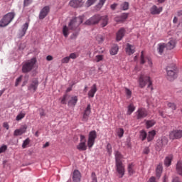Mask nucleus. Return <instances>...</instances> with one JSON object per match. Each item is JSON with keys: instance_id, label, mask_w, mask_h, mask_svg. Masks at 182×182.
I'll return each mask as SVG.
<instances>
[{"instance_id": "1", "label": "nucleus", "mask_w": 182, "mask_h": 182, "mask_svg": "<svg viewBox=\"0 0 182 182\" xmlns=\"http://www.w3.org/2000/svg\"><path fill=\"white\" fill-rule=\"evenodd\" d=\"M85 16H79L73 17L68 23V28L70 31H73V34L70 36L71 39H76L80 33V25L83 23Z\"/></svg>"}, {"instance_id": "2", "label": "nucleus", "mask_w": 182, "mask_h": 182, "mask_svg": "<svg viewBox=\"0 0 182 182\" xmlns=\"http://www.w3.org/2000/svg\"><path fill=\"white\" fill-rule=\"evenodd\" d=\"M115 156V168L116 171L119 174V178H123L126 169L124 168V165L122 159H123V155L119 151H114Z\"/></svg>"}, {"instance_id": "3", "label": "nucleus", "mask_w": 182, "mask_h": 182, "mask_svg": "<svg viewBox=\"0 0 182 182\" xmlns=\"http://www.w3.org/2000/svg\"><path fill=\"white\" fill-rule=\"evenodd\" d=\"M166 79L169 82H173V80L177 79V68L176 65L171 64L166 67Z\"/></svg>"}, {"instance_id": "4", "label": "nucleus", "mask_w": 182, "mask_h": 182, "mask_svg": "<svg viewBox=\"0 0 182 182\" xmlns=\"http://www.w3.org/2000/svg\"><path fill=\"white\" fill-rule=\"evenodd\" d=\"M139 87L141 89H143L144 87H146V85L148 83L147 88H151V90H153V82L150 79L149 76L145 75H141L139 78Z\"/></svg>"}, {"instance_id": "5", "label": "nucleus", "mask_w": 182, "mask_h": 182, "mask_svg": "<svg viewBox=\"0 0 182 182\" xmlns=\"http://www.w3.org/2000/svg\"><path fill=\"white\" fill-rule=\"evenodd\" d=\"M36 58H33L27 61H26L22 65V73H29L35 67L36 63Z\"/></svg>"}, {"instance_id": "6", "label": "nucleus", "mask_w": 182, "mask_h": 182, "mask_svg": "<svg viewBox=\"0 0 182 182\" xmlns=\"http://www.w3.org/2000/svg\"><path fill=\"white\" fill-rule=\"evenodd\" d=\"M14 18H15V13L14 12H9L4 15L0 21V28L8 26V25L14 21Z\"/></svg>"}, {"instance_id": "7", "label": "nucleus", "mask_w": 182, "mask_h": 182, "mask_svg": "<svg viewBox=\"0 0 182 182\" xmlns=\"http://www.w3.org/2000/svg\"><path fill=\"white\" fill-rule=\"evenodd\" d=\"M102 20V16L99 14H95L87 20L84 24L88 25L89 26H92V25H97Z\"/></svg>"}, {"instance_id": "8", "label": "nucleus", "mask_w": 182, "mask_h": 182, "mask_svg": "<svg viewBox=\"0 0 182 182\" xmlns=\"http://www.w3.org/2000/svg\"><path fill=\"white\" fill-rule=\"evenodd\" d=\"M97 137V133L95 131H90L88 134L87 146L89 149H92L95 145V141Z\"/></svg>"}, {"instance_id": "9", "label": "nucleus", "mask_w": 182, "mask_h": 182, "mask_svg": "<svg viewBox=\"0 0 182 182\" xmlns=\"http://www.w3.org/2000/svg\"><path fill=\"white\" fill-rule=\"evenodd\" d=\"M38 86H39V80H38V78H33L28 85V90L35 93V92L38 90Z\"/></svg>"}, {"instance_id": "10", "label": "nucleus", "mask_w": 182, "mask_h": 182, "mask_svg": "<svg viewBox=\"0 0 182 182\" xmlns=\"http://www.w3.org/2000/svg\"><path fill=\"white\" fill-rule=\"evenodd\" d=\"M170 140H178L182 139V130L181 129H175L171 131L169 133Z\"/></svg>"}, {"instance_id": "11", "label": "nucleus", "mask_w": 182, "mask_h": 182, "mask_svg": "<svg viewBox=\"0 0 182 182\" xmlns=\"http://www.w3.org/2000/svg\"><path fill=\"white\" fill-rule=\"evenodd\" d=\"M136 120H142L145 117H147L149 112L144 108H139L135 112Z\"/></svg>"}, {"instance_id": "12", "label": "nucleus", "mask_w": 182, "mask_h": 182, "mask_svg": "<svg viewBox=\"0 0 182 182\" xmlns=\"http://www.w3.org/2000/svg\"><path fill=\"white\" fill-rule=\"evenodd\" d=\"M90 113H92V107L90 104H88L82 113V122H87V120H89Z\"/></svg>"}, {"instance_id": "13", "label": "nucleus", "mask_w": 182, "mask_h": 182, "mask_svg": "<svg viewBox=\"0 0 182 182\" xmlns=\"http://www.w3.org/2000/svg\"><path fill=\"white\" fill-rule=\"evenodd\" d=\"M49 12H50V6H45L39 13L38 18L39 19H45L47 15H49Z\"/></svg>"}, {"instance_id": "14", "label": "nucleus", "mask_w": 182, "mask_h": 182, "mask_svg": "<svg viewBox=\"0 0 182 182\" xmlns=\"http://www.w3.org/2000/svg\"><path fill=\"white\" fill-rule=\"evenodd\" d=\"M168 144V138L164 136L157 140L156 146L159 149H163V147H164V146H167Z\"/></svg>"}, {"instance_id": "15", "label": "nucleus", "mask_w": 182, "mask_h": 182, "mask_svg": "<svg viewBox=\"0 0 182 182\" xmlns=\"http://www.w3.org/2000/svg\"><path fill=\"white\" fill-rule=\"evenodd\" d=\"M151 15H160L163 12V7H157L156 5H153L150 9Z\"/></svg>"}, {"instance_id": "16", "label": "nucleus", "mask_w": 182, "mask_h": 182, "mask_svg": "<svg viewBox=\"0 0 182 182\" xmlns=\"http://www.w3.org/2000/svg\"><path fill=\"white\" fill-rule=\"evenodd\" d=\"M124 35H126V30L124 28H120L116 33L117 42H120L124 38Z\"/></svg>"}, {"instance_id": "17", "label": "nucleus", "mask_w": 182, "mask_h": 182, "mask_svg": "<svg viewBox=\"0 0 182 182\" xmlns=\"http://www.w3.org/2000/svg\"><path fill=\"white\" fill-rule=\"evenodd\" d=\"M82 179V174L79 170H74L73 173V182H80Z\"/></svg>"}, {"instance_id": "18", "label": "nucleus", "mask_w": 182, "mask_h": 182, "mask_svg": "<svg viewBox=\"0 0 182 182\" xmlns=\"http://www.w3.org/2000/svg\"><path fill=\"white\" fill-rule=\"evenodd\" d=\"M28 129V126L23 125L20 129H16L14 132V136H22L23 133H26V129Z\"/></svg>"}, {"instance_id": "19", "label": "nucleus", "mask_w": 182, "mask_h": 182, "mask_svg": "<svg viewBox=\"0 0 182 182\" xmlns=\"http://www.w3.org/2000/svg\"><path fill=\"white\" fill-rule=\"evenodd\" d=\"M146 59L148 60V65L151 68V66H153V62L151 61V59H150L148 57L144 58V52L141 51V59H140L141 65H144L146 63Z\"/></svg>"}, {"instance_id": "20", "label": "nucleus", "mask_w": 182, "mask_h": 182, "mask_svg": "<svg viewBox=\"0 0 182 182\" xmlns=\"http://www.w3.org/2000/svg\"><path fill=\"white\" fill-rule=\"evenodd\" d=\"M28 28H29V22H26L22 26V29L18 33V38H23V36L26 35Z\"/></svg>"}, {"instance_id": "21", "label": "nucleus", "mask_w": 182, "mask_h": 182, "mask_svg": "<svg viewBox=\"0 0 182 182\" xmlns=\"http://www.w3.org/2000/svg\"><path fill=\"white\" fill-rule=\"evenodd\" d=\"M129 18V13H123L121 16L114 18L115 22H124Z\"/></svg>"}, {"instance_id": "22", "label": "nucleus", "mask_w": 182, "mask_h": 182, "mask_svg": "<svg viewBox=\"0 0 182 182\" xmlns=\"http://www.w3.org/2000/svg\"><path fill=\"white\" fill-rule=\"evenodd\" d=\"M77 96H73L70 97V99L68 100V106L70 107H75L77 103Z\"/></svg>"}, {"instance_id": "23", "label": "nucleus", "mask_w": 182, "mask_h": 182, "mask_svg": "<svg viewBox=\"0 0 182 182\" xmlns=\"http://www.w3.org/2000/svg\"><path fill=\"white\" fill-rule=\"evenodd\" d=\"M163 173V164H159L156 168V176L157 180H160V178L161 177V174Z\"/></svg>"}, {"instance_id": "24", "label": "nucleus", "mask_w": 182, "mask_h": 182, "mask_svg": "<svg viewBox=\"0 0 182 182\" xmlns=\"http://www.w3.org/2000/svg\"><path fill=\"white\" fill-rule=\"evenodd\" d=\"M134 52H136V47H134V46L130 43H127V48H126V53L130 55H133Z\"/></svg>"}, {"instance_id": "25", "label": "nucleus", "mask_w": 182, "mask_h": 182, "mask_svg": "<svg viewBox=\"0 0 182 182\" xmlns=\"http://www.w3.org/2000/svg\"><path fill=\"white\" fill-rule=\"evenodd\" d=\"M97 92V87L96 84H93L90 90L88 92V97H95V93Z\"/></svg>"}, {"instance_id": "26", "label": "nucleus", "mask_w": 182, "mask_h": 182, "mask_svg": "<svg viewBox=\"0 0 182 182\" xmlns=\"http://www.w3.org/2000/svg\"><path fill=\"white\" fill-rule=\"evenodd\" d=\"M154 136H156V130L149 131L146 136L147 141H152L154 139Z\"/></svg>"}, {"instance_id": "27", "label": "nucleus", "mask_w": 182, "mask_h": 182, "mask_svg": "<svg viewBox=\"0 0 182 182\" xmlns=\"http://www.w3.org/2000/svg\"><path fill=\"white\" fill-rule=\"evenodd\" d=\"M127 171L129 176H133L136 173V171H134V164L131 163L128 164Z\"/></svg>"}, {"instance_id": "28", "label": "nucleus", "mask_w": 182, "mask_h": 182, "mask_svg": "<svg viewBox=\"0 0 182 182\" xmlns=\"http://www.w3.org/2000/svg\"><path fill=\"white\" fill-rule=\"evenodd\" d=\"M166 48L169 50H171V49H174L176 48V40H170L168 43L166 44Z\"/></svg>"}, {"instance_id": "29", "label": "nucleus", "mask_w": 182, "mask_h": 182, "mask_svg": "<svg viewBox=\"0 0 182 182\" xmlns=\"http://www.w3.org/2000/svg\"><path fill=\"white\" fill-rule=\"evenodd\" d=\"M176 170L177 174L182 176V161H178L176 166Z\"/></svg>"}, {"instance_id": "30", "label": "nucleus", "mask_w": 182, "mask_h": 182, "mask_svg": "<svg viewBox=\"0 0 182 182\" xmlns=\"http://www.w3.org/2000/svg\"><path fill=\"white\" fill-rule=\"evenodd\" d=\"M77 149L80 151H86L87 150V146H86V143L85 142H80L77 146Z\"/></svg>"}, {"instance_id": "31", "label": "nucleus", "mask_w": 182, "mask_h": 182, "mask_svg": "<svg viewBox=\"0 0 182 182\" xmlns=\"http://www.w3.org/2000/svg\"><path fill=\"white\" fill-rule=\"evenodd\" d=\"M101 26L102 28H105V26H107V24L109 23V18L107 16H101Z\"/></svg>"}, {"instance_id": "32", "label": "nucleus", "mask_w": 182, "mask_h": 182, "mask_svg": "<svg viewBox=\"0 0 182 182\" xmlns=\"http://www.w3.org/2000/svg\"><path fill=\"white\" fill-rule=\"evenodd\" d=\"M166 48V43H161L158 44V48L157 50L159 53V55H163V52H164V48Z\"/></svg>"}, {"instance_id": "33", "label": "nucleus", "mask_w": 182, "mask_h": 182, "mask_svg": "<svg viewBox=\"0 0 182 182\" xmlns=\"http://www.w3.org/2000/svg\"><path fill=\"white\" fill-rule=\"evenodd\" d=\"M173 160V155H169L166 156L164 160V165L166 167H170L171 166V161Z\"/></svg>"}, {"instance_id": "34", "label": "nucleus", "mask_w": 182, "mask_h": 182, "mask_svg": "<svg viewBox=\"0 0 182 182\" xmlns=\"http://www.w3.org/2000/svg\"><path fill=\"white\" fill-rule=\"evenodd\" d=\"M145 122L146 129H150L151 127H153L154 124H156V121L154 119L145 120Z\"/></svg>"}, {"instance_id": "35", "label": "nucleus", "mask_w": 182, "mask_h": 182, "mask_svg": "<svg viewBox=\"0 0 182 182\" xmlns=\"http://www.w3.org/2000/svg\"><path fill=\"white\" fill-rule=\"evenodd\" d=\"M106 0H100L98 4L95 6V9L97 11H100L102 8H103V5H105Z\"/></svg>"}, {"instance_id": "36", "label": "nucleus", "mask_w": 182, "mask_h": 182, "mask_svg": "<svg viewBox=\"0 0 182 182\" xmlns=\"http://www.w3.org/2000/svg\"><path fill=\"white\" fill-rule=\"evenodd\" d=\"M69 27L68 26H63V35L65 36V38H68L69 36Z\"/></svg>"}, {"instance_id": "37", "label": "nucleus", "mask_w": 182, "mask_h": 182, "mask_svg": "<svg viewBox=\"0 0 182 182\" xmlns=\"http://www.w3.org/2000/svg\"><path fill=\"white\" fill-rule=\"evenodd\" d=\"M134 110H136V107H134V105L133 104H130L128 106V110L127 114L130 116V114H132V113H133V112H134Z\"/></svg>"}, {"instance_id": "38", "label": "nucleus", "mask_w": 182, "mask_h": 182, "mask_svg": "<svg viewBox=\"0 0 182 182\" xmlns=\"http://www.w3.org/2000/svg\"><path fill=\"white\" fill-rule=\"evenodd\" d=\"M117 52H119V46L115 45L111 48L110 54L112 55H117Z\"/></svg>"}, {"instance_id": "39", "label": "nucleus", "mask_w": 182, "mask_h": 182, "mask_svg": "<svg viewBox=\"0 0 182 182\" xmlns=\"http://www.w3.org/2000/svg\"><path fill=\"white\" fill-rule=\"evenodd\" d=\"M139 137L142 141H144L147 139V132L145 130L140 131Z\"/></svg>"}, {"instance_id": "40", "label": "nucleus", "mask_w": 182, "mask_h": 182, "mask_svg": "<svg viewBox=\"0 0 182 182\" xmlns=\"http://www.w3.org/2000/svg\"><path fill=\"white\" fill-rule=\"evenodd\" d=\"M26 116V113L25 112L21 111L16 117V120L19 122L23 119Z\"/></svg>"}, {"instance_id": "41", "label": "nucleus", "mask_w": 182, "mask_h": 182, "mask_svg": "<svg viewBox=\"0 0 182 182\" xmlns=\"http://www.w3.org/2000/svg\"><path fill=\"white\" fill-rule=\"evenodd\" d=\"M117 134L119 139H122V137H123V134H124V129H123V128L117 129Z\"/></svg>"}, {"instance_id": "42", "label": "nucleus", "mask_w": 182, "mask_h": 182, "mask_svg": "<svg viewBox=\"0 0 182 182\" xmlns=\"http://www.w3.org/2000/svg\"><path fill=\"white\" fill-rule=\"evenodd\" d=\"M69 5L73 8H77V6H79V4H77V0H71L69 2Z\"/></svg>"}, {"instance_id": "43", "label": "nucleus", "mask_w": 182, "mask_h": 182, "mask_svg": "<svg viewBox=\"0 0 182 182\" xmlns=\"http://www.w3.org/2000/svg\"><path fill=\"white\" fill-rule=\"evenodd\" d=\"M31 143V139L29 138L26 139L22 144V149H26V146H28Z\"/></svg>"}, {"instance_id": "44", "label": "nucleus", "mask_w": 182, "mask_h": 182, "mask_svg": "<svg viewBox=\"0 0 182 182\" xmlns=\"http://www.w3.org/2000/svg\"><path fill=\"white\" fill-rule=\"evenodd\" d=\"M121 8L122 9V11H127V9H129V2H124L122 5H121Z\"/></svg>"}, {"instance_id": "45", "label": "nucleus", "mask_w": 182, "mask_h": 182, "mask_svg": "<svg viewBox=\"0 0 182 182\" xmlns=\"http://www.w3.org/2000/svg\"><path fill=\"white\" fill-rule=\"evenodd\" d=\"M167 106L169 109H171V110H176V109H177V106L173 102L168 103Z\"/></svg>"}, {"instance_id": "46", "label": "nucleus", "mask_w": 182, "mask_h": 182, "mask_svg": "<svg viewBox=\"0 0 182 182\" xmlns=\"http://www.w3.org/2000/svg\"><path fill=\"white\" fill-rule=\"evenodd\" d=\"M96 1H97V0H87L86 1L87 6L88 8H89V6H92V5H93L96 2Z\"/></svg>"}, {"instance_id": "47", "label": "nucleus", "mask_w": 182, "mask_h": 182, "mask_svg": "<svg viewBox=\"0 0 182 182\" xmlns=\"http://www.w3.org/2000/svg\"><path fill=\"white\" fill-rule=\"evenodd\" d=\"M91 181H97V176L95 172H92L91 173Z\"/></svg>"}, {"instance_id": "48", "label": "nucleus", "mask_w": 182, "mask_h": 182, "mask_svg": "<svg viewBox=\"0 0 182 182\" xmlns=\"http://www.w3.org/2000/svg\"><path fill=\"white\" fill-rule=\"evenodd\" d=\"M107 150L109 155L111 156L112 153V145L110 144H107Z\"/></svg>"}, {"instance_id": "49", "label": "nucleus", "mask_w": 182, "mask_h": 182, "mask_svg": "<svg viewBox=\"0 0 182 182\" xmlns=\"http://www.w3.org/2000/svg\"><path fill=\"white\" fill-rule=\"evenodd\" d=\"M21 82H22V75H21L20 77L16 78V82H15V86L18 87L19 85V83H21Z\"/></svg>"}, {"instance_id": "50", "label": "nucleus", "mask_w": 182, "mask_h": 182, "mask_svg": "<svg viewBox=\"0 0 182 182\" xmlns=\"http://www.w3.org/2000/svg\"><path fill=\"white\" fill-rule=\"evenodd\" d=\"M70 58L69 56L65 57L61 60V63H69Z\"/></svg>"}, {"instance_id": "51", "label": "nucleus", "mask_w": 182, "mask_h": 182, "mask_svg": "<svg viewBox=\"0 0 182 182\" xmlns=\"http://www.w3.org/2000/svg\"><path fill=\"white\" fill-rule=\"evenodd\" d=\"M97 41L99 42V43H102V42L105 41V37H103V36L99 35L97 36Z\"/></svg>"}, {"instance_id": "52", "label": "nucleus", "mask_w": 182, "mask_h": 182, "mask_svg": "<svg viewBox=\"0 0 182 182\" xmlns=\"http://www.w3.org/2000/svg\"><path fill=\"white\" fill-rule=\"evenodd\" d=\"M8 149V146L6 145H3L0 147V154L1 153H5L6 151V149Z\"/></svg>"}, {"instance_id": "53", "label": "nucleus", "mask_w": 182, "mask_h": 182, "mask_svg": "<svg viewBox=\"0 0 182 182\" xmlns=\"http://www.w3.org/2000/svg\"><path fill=\"white\" fill-rule=\"evenodd\" d=\"M80 143H86V136L85 135H80Z\"/></svg>"}, {"instance_id": "54", "label": "nucleus", "mask_w": 182, "mask_h": 182, "mask_svg": "<svg viewBox=\"0 0 182 182\" xmlns=\"http://www.w3.org/2000/svg\"><path fill=\"white\" fill-rule=\"evenodd\" d=\"M31 4H32V0H24L23 6H28Z\"/></svg>"}, {"instance_id": "55", "label": "nucleus", "mask_w": 182, "mask_h": 182, "mask_svg": "<svg viewBox=\"0 0 182 182\" xmlns=\"http://www.w3.org/2000/svg\"><path fill=\"white\" fill-rule=\"evenodd\" d=\"M95 58H96V62L97 63H99V62L103 60V55H96Z\"/></svg>"}, {"instance_id": "56", "label": "nucleus", "mask_w": 182, "mask_h": 182, "mask_svg": "<svg viewBox=\"0 0 182 182\" xmlns=\"http://www.w3.org/2000/svg\"><path fill=\"white\" fill-rule=\"evenodd\" d=\"M157 178H156L155 176H151V178H149V179L148 180L147 182H158Z\"/></svg>"}, {"instance_id": "57", "label": "nucleus", "mask_w": 182, "mask_h": 182, "mask_svg": "<svg viewBox=\"0 0 182 182\" xmlns=\"http://www.w3.org/2000/svg\"><path fill=\"white\" fill-rule=\"evenodd\" d=\"M68 58H70V59H76L77 58V55L75 53H72L70 54Z\"/></svg>"}, {"instance_id": "58", "label": "nucleus", "mask_w": 182, "mask_h": 182, "mask_svg": "<svg viewBox=\"0 0 182 182\" xmlns=\"http://www.w3.org/2000/svg\"><path fill=\"white\" fill-rule=\"evenodd\" d=\"M125 93L129 97H132V91L129 88H125Z\"/></svg>"}, {"instance_id": "59", "label": "nucleus", "mask_w": 182, "mask_h": 182, "mask_svg": "<svg viewBox=\"0 0 182 182\" xmlns=\"http://www.w3.org/2000/svg\"><path fill=\"white\" fill-rule=\"evenodd\" d=\"M68 97V95H64L63 98L61 99L62 105H66V98Z\"/></svg>"}, {"instance_id": "60", "label": "nucleus", "mask_w": 182, "mask_h": 182, "mask_svg": "<svg viewBox=\"0 0 182 182\" xmlns=\"http://www.w3.org/2000/svg\"><path fill=\"white\" fill-rule=\"evenodd\" d=\"M149 153H150V149L149 148V146H146L144 149L143 154H149Z\"/></svg>"}, {"instance_id": "61", "label": "nucleus", "mask_w": 182, "mask_h": 182, "mask_svg": "<svg viewBox=\"0 0 182 182\" xmlns=\"http://www.w3.org/2000/svg\"><path fill=\"white\" fill-rule=\"evenodd\" d=\"M117 4H116V3H114L113 4H112L111 6H110V8H111V9H112V11H115L116 10V8H117Z\"/></svg>"}, {"instance_id": "62", "label": "nucleus", "mask_w": 182, "mask_h": 182, "mask_svg": "<svg viewBox=\"0 0 182 182\" xmlns=\"http://www.w3.org/2000/svg\"><path fill=\"white\" fill-rule=\"evenodd\" d=\"M171 182H182V181L178 177H175L172 179Z\"/></svg>"}, {"instance_id": "63", "label": "nucleus", "mask_w": 182, "mask_h": 182, "mask_svg": "<svg viewBox=\"0 0 182 182\" xmlns=\"http://www.w3.org/2000/svg\"><path fill=\"white\" fill-rule=\"evenodd\" d=\"M3 127H4V129H6V130H9V124H8V122H4Z\"/></svg>"}, {"instance_id": "64", "label": "nucleus", "mask_w": 182, "mask_h": 182, "mask_svg": "<svg viewBox=\"0 0 182 182\" xmlns=\"http://www.w3.org/2000/svg\"><path fill=\"white\" fill-rule=\"evenodd\" d=\"M163 182H168V177H167V175H165L162 178Z\"/></svg>"}]
</instances>
